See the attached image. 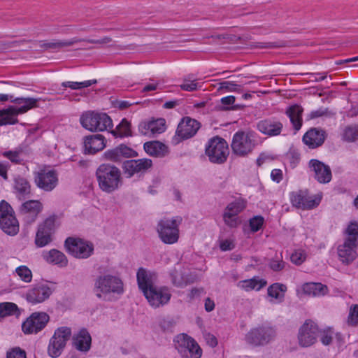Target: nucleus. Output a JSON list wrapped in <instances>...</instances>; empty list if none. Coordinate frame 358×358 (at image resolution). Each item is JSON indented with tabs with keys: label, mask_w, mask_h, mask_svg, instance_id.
<instances>
[{
	"label": "nucleus",
	"mask_w": 358,
	"mask_h": 358,
	"mask_svg": "<svg viewBox=\"0 0 358 358\" xmlns=\"http://www.w3.org/2000/svg\"><path fill=\"white\" fill-rule=\"evenodd\" d=\"M343 138L349 142L357 140L358 138V125L346 127L343 131Z\"/></svg>",
	"instance_id": "48"
},
{
	"label": "nucleus",
	"mask_w": 358,
	"mask_h": 358,
	"mask_svg": "<svg viewBox=\"0 0 358 358\" xmlns=\"http://www.w3.org/2000/svg\"><path fill=\"white\" fill-rule=\"evenodd\" d=\"M327 137L325 131L319 128L310 129L303 136V143L310 148L321 146Z\"/></svg>",
	"instance_id": "23"
},
{
	"label": "nucleus",
	"mask_w": 358,
	"mask_h": 358,
	"mask_svg": "<svg viewBox=\"0 0 358 358\" xmlns=\"http://www.w3.org/2000/svg\"><path fill=\"white\" fill-rule=\"evenodd\" d=\"M35 182L44 191H52L58 183V175L55 170L42 169L35 173Z\"/></svg>",
	"instance_id": "16"
},
{
	"label": "nucleus",
	"mask_w": 358,
	"mask_h": 358,
	"mask_svg": "<svg viewBox=\"0 0 358 358\" xmlns=\"http://www.w3.org/2000/svg\"><path fill=\"white\" fill-rule=\"evenodd\" d=\"M296 292L297 294L300 296L307 295L319 297L327 294L328 293V288L322 283L308 282L299 287Z\"/></svg>",
	"instance_id": "25"
},
{
	"label": "nucleus",
	"mask_w": 358,
	"mask_h": 358,
	"mask_svg": "<svg viewBox=\"0 0 358 358\" xmlns=\"http://www.w3.org/2000/svg\"><path fill=\"white\" fill-rule=\"evenodd\" d=\"M71 336V329L70 327H60L57 328L50 339L48 347V355L52 358L59 357Z\"/></svg>",
	"instance_id": "9"
},
{
	"label": "nucleus",
	"mask_w": 358,
	"mask_h": 358,
	"mask_svg": "<svg viewBox=\"0 0 358 358\" xmlns=\"http://www.w3.org/2000/svg\"><path fill=\"white\" fill-rule=\"evenodd\" d=\"M219 90H226L227 92L238 91L241 85L231 81H223L220 83Z\"/></svg>",
	"instance_id": "58"
},
{
	"label": "nucleus",
	"mask_w": 358,
	"mask_h": 358,
	"mask_svg": "<svg viewBox=\"0 0 358 358\" xmlns=\"http://www.w3.org/2000/svg\"><path fill=\"white\" fill-rule=\"evenodd\" d=\"M245 208L243 203H229L223 213V220L231 228L237 227L241 221L238 215Z\"/></svg>",
	"instance_id": "19"
},
{
	"label": "nucleus",
	"mask_w": 358,
	"mask_h": 358,
	"mask_svg": "<svg viewBox=\"0 0 358 358\" xmlns=\"http://www.w3.org/2000/svg\"><path fill=\"white\" fill-rule=\"evenodd\" d=\"M285 266V263L282 260H273L270 263V267L275 271L282 270Z\"/></svg>",
	"instance_id": "63"
},
{
	"label": "nucleus",
	"mask_w": 358,
	"mask_h": 358,
	"mask_svg": "<svg viewBox=\"0 0 358 358\" xmlns=\"http://www.w3.org/2000/svg\"><path fill=\"white\" fill-rule=\"evenodd\" d=\"M59 225L58 219L55 216L48 217L45 222L39 226V227H44L45 230L53 234L55 229Z\"/></svg>",
	"instance_id": "51"
},
{
	"label": "nucleus",
	"mask_w": 358,
	"mask_h": 358,
	"mask_svg": "<svg viewBox=\"0 0 358 358\" xmlns=\"http://www.w3.org/2000/svg\"><path fill=\"white\" fill-rule=\"evenodd\" d=\"M94 289L99 298L110 301L124 292V284L120 278L104 274L96 279Z\"/></svg>",
	"instance_id": "3"
},
{
	"label": "nucleus",
	"mask_w": 358,
	"mask_h": 358,
	"mask_svg": "<svg viewBox=\"0 0 358 358\" xmlns=\"http://www.w3.org/2000/svg\"><path fill=\"white\" fill-rule=\"evenodd\" d=\"M318 203H296L294 207L299 210H304L315 208Z\"/></svg>",
	"instance_id": "62"
},
{
	"label": "nucleus",
	"mask_w": 358,
	"mask_h": 358,
	"mask_svg": "<svg viewBox=\"0 0 358 358\" xmlns=\"http://www.w3.org/2000/svg\"><path fill=\"white\" fill-rule=\"evenodd\" d=\"M139 132L144 136H152L151 129H150L149 122H143L138 125Z\"/></svg>",
	"instance_id": "61"
},
{
	"label": "nucleus",
	"mask_w": 358,
	"mask_h": 358,
	"mask_svg": "<svg viewBox=\"0 0 358 358\" xmlns=\"http://www.w3.org/2000/svg\"><path fill=\"white\" fill-rule=\"evenodd\" d=\"M50 320V316L45 312H35L22 324V330L25 334H36L42 331Z\"/></svg>",
	"instance_id": "12"
},
{
	"label": "nucleus",
	"mask_w": 358,
	"mask_h": 358,
	"mask_svg": "<svg viewBox=\"0 0 358 358\" xmlns=\"http://www.w3.org/2000/svg\"><path fill=\"white\" fill-rule=\"evenodd\" d=\"M17 306L14 303L4 302L0 303V321L2 318L17 313Z\"/></svg>",
	"instance_id": "40"
},
{
	"label": "nucleus",
	"mask_w": 358,
	"mask_h": 358,
	"mask_svg": "<svg viewBox=\"0 0 358 358\" xmlns=\"http://www.w3.org/2000/svg\"><path fill=\"white\" fill-rule=\"evenodd\" d=\"M357 243L345 240L337 248L339 260L345 264H351L357 257Z\"/></svg>",
	"instance_id": "21"
},
{
	"label": "nucleus",
	"mask_w": 358,
	"mask_h": 358,
	"mask_svg": "<svg viewBox=\"0 0 358 358\" xmlns=\"http://www.w3.org/2000/svg\"><path fill=\"white\" fill-rule=\"evenodd\" d=\"M291 201H317V200L320 201L322 199V195L318 194L317 197L315 199H312L308 195V192L307 189L304 190H299L296 192H293L291 194Z\"/></svg>",
	"instance_id": "39"
},
{
	"label": "nucleus",
	"mask_w": 358,
	"mask_h": 358,
	"mask_svg": "<svg viewBox=\"0 0 358 358\" xmlns=\"http://www.w3.org/2000/svg\"><path fill=\"white\" fill-rule=\"evenodd\" d=\"M98 184L101 190L111 193L122 184L120 170L115 165L102 164L96 171Z\"/></svg>",
	"instance_id": "2"
},
{
	"label": "nucleus",
	"mask_w": 358,
	"mask_h": 358,
	"mask_svg": "<svg viewBox=\"0 0 358 358\" xmlns=\"http://www.w3.org/2000/svg\"><path fill=\"white\" fill-rule=\"evenodd\" d=\"M257 127L264 135L275 136L280 134L283 125L280 121L275 118H268L259 121Z\"/></svg>",
	"instance_id": "22"
},
{
	"label": "nucleus",
	"mask_w": 358,
	"mask_h": 358,
	"mask_svg": "<svg viewBox=\"0 0 358 358\" xmlns=\"http://www.w3.org/2000/svg\"><path fill=\"white\" fill-rule=\"evenodd\" d=\"M117 147L123 158H131L138 156V153L134 150L124 144H120Z\"/></svg>",
	"instance_id": "57"
},
{
	"label": "nucleus",
	"mask_w": 358,
	"mask_h": 358,
	"mask_svg": "<svg viewBox=\"0 0 358 358\" xmlns=\"http://www.w3.org/2000/svg\"><path fill=\"white\" fill-rule=\"evenodd\" d=\"M81 125L86 129L94 131H103L113 127L111 118L103 113L87 111L80 118Z\"/></svg>",
	"instance_id": "5"
},
{
	"label": "nucleus",
	"mask_w": 358,
	"mask_h": 358,
	"mask_svg": "<svg viewBox=\"0 0 358 358\" xmlns=\"http://www.w3.org/2000/svg\"><path fill=\"white\" fill-rule=\"evenodd\" d=\"M307 257V252L305 249L298 248L293 251L290 256L291 262L296 264H301Z\"/></svg>",
	"instance_id": "46"
},
{
	"label": "nucleus",
	"mask_w": 358,
	"mask_h": 358,
	"mask_svg": "<svg viewBox=\"0 0 358 358\" xmlns=\"http://www.w3.org/2000/svg\"><path fill=\"white\" fill-rule=\"evenodd\" d=\"M206 154L212 163L222 164L227 160L229 155L228 145L223 138L214 137L208 141Z\"/></svg>",
	"instance_id": "11"
},
{
	"label": "nucleus",
	"mask_w": 358,
	"mask_h": 358,
	"mask_svg": "<svg viewBox=\"0 0 358 358\" xmlns=\"http://www.w3.org/2000/svg\"><path fill=\"white\" fill-rule=\"evenodd\" d=\"M200 128V123L189 117L182 119L178 124L176 135L173 138V142L178 144L182 140L187 139L194 136L199 129Z\"/></svg>",
	"instance_id": "14"
},
{
	"label": "nucleus",
	"mask_w": 358,
	"mask_h": 358,
	"mask_svg": "<svg viewBox=\"0 0 358 358\" xmlns=\"http://www.w3.org/2000/svg\"><path fill=\"white\" fill-rule=\"evenodd\" d=\"M348 322L350 325L358 326V304L350 306Z\"/></svg>",
	"instance_id": "55"
},
{
	"label": "nucleus",
	"mask_w": 358,
	"mask_h": 358,
	"mask_svg": "<svg viewBox=\"0 0 358 358\" xmlns=\"http://www.w3.org/2000/svg\"><path fill=\"white\" fill-rule=\"evenodd\" d=\"M92 345V337L89 331L85 329L78 331L73 338V345L81 352H87Z\"/></svg>",
	"instance_id": "27"
},
{
	"label": "nucleus",
	"mask_w": 358,
	"mask_h": 358,
	"mask_svg": "<svg viewBox=\"0 0 358 358\" xmlns=\"http://www.w3.org/2000/svg\"><path fill=\"white\" fill-rule=\"evenodd\" d=\"M182 222V218L178 215L160 219L156 226V231L159 240L167 245L178 243L180 238V227Z\"/></svg>",
	"instance_id": "4"
},
{
	"label": "nucleus",
	"mask_w": 358,
	"mask_h": 358,
	"mask_svg": "<svg viewBox=\"0 0 358 358\" xmlns=\"http://www.w3.org/2000/svg\"><path fill=\"white\" fill-rule=\"evenodd\" d=\"M106 147V139L101 134H93L85 137V153L94 155Z\"/></svg>",
	"instance_id": "24"
},
{
	"label": "nucleus",
	"mask_w": 358,
	"mask_h": 358,
	"mask_svg": "<svg viewBox=\"0 0 358 358\" xmlns=\"http://www.w3.org/2000/svg\"><path fill=\"white\" fill-rule=\"evenodd\" d=\"M235 248L234 241L231 238H226L220 241V248L222 251L231 250Z\"/></svg>",
	"instance_id": "60"
},
{
	"label": "nucleus",
	"mask_w": 358,
	"mask_h": 358,
	"mask_svg": "<svg viewBox=\"0 0 358 358\" xmlns=\"http://www.w3.org/2000/svg\"><path fill=\"white\" fill-rule=\"evenodd\" d=\"M319 336V328L313 321H306L299 328L297 338L299 345L307 348L313 345Z\"/></svg>",
	"instance_id": "13"
},
{
	"label": "nucleus",
	"mask_w": 358,
	"mask_h": 358,
	"mask_svg": "<svg viewBox=\"0 0 358 358\" xmlns=\"http://www.w3.org/2000/svg\"><path fill=\"white\" fill-rule=\"evenodd\" d=\"M65 248L71 255L77 259H87L94 252L92 243L80 238H68L65 241Z\"/></svg>",
	"instance_id": "10"
},
{
	"label": "nucleus",
	"mask_w": 358,
	"mask_h": 358,
	"mask_svg": "<svg viewBox=\"0 0 358 358\" xmlns=\"http://www.w3.org/2000/svg\"><path fill=\"white\" fill-rule=\"evenodd\" d=\"M287 286L284 284L275 282L271 285L267 289L268 300L272 303H280L283 301Z\"/></svg>",
	"instance_id": "31"
},
{
	"label": "nucleus",
	"mask_w": 358,
	"mask_h": 358,
	"mask_svg": "<svg viewBox=\"0 0 358 358\" xmlns=\"http://www.w3.org/2000/svg\"><path fill=\"white\" fill-rule=\"evenodd\" d=\"M204 338H205L206 341L207 342V343L211 347H215L217 344L216 338L215 337L214 335H213L211 334H209V333L205 334Z\"/></svg>",
	"instance_id": "64"
},
{
	"label": "nucleus",
	"mask_w": 358,
	"mask_h": 358,
	"mask_svg": "<svg viewBox=\"0 0 358 358\" xmlns=\"http://www.w3.org/2000/svg\"><path fill=\"white\" fill-rule=\"evenodd\" d=\"M309 167L314 172V177L320 183L325 184L331 181V171L328 165L317 159H313L309 162Z\"/></svg>",
	"instance_id": "20"
},
{
	"label": "nucleus",
	"mask_w": 358,
	"mask_h": 358,
	"mask_svg": "<svg viewBox=\"0 0 358 358\" xmlns=\"http://www.w3.org/2000/svg\"><path fill=\"white\" fill-rule=\"evenodd\" d=\"M264 223V219L261 215H256L250 218L248 221V227L252 233H255L262 229Z\"/></svg>",
	"instance_id": "47"
},
{
	"label": "nucleus",
	"mask_w": 358,
	"mask_h": 358,
	"mask_svg": "<svg viewBox=\"0 0 358 358\" xmlns=\"http://www.w3.org/2000/svg\"><path fill=\"white\" fill-rule=\"evenodd\" d=\"M150 129L152 135L161 134L165 130V120L160 118L156 120L149 121Z\"/></svg>",
	"instance_id": "50"
},
{
	"label": "nucleus",
	"mask_w": 358,
	"mask_h": 358,
	"mask_svg": "<svg viewBox=\"0 0 358 358\" xmlns=\"http://www.w3.org/2000/svg\"><path fill=\"white\" fill-rule=\"evenodd\" d=\"M53 289L48 283H39L29 289L26 293V299L32 304L41 303L52 294Z\"/></svg>",
	"instance_id": "17"
},
{
	"label": "nucleus",
	"mask_w": 358,
	"mask_h": 358,
	"mask_svg": "<svg viewBox=\"0 0 358 358\" xmlns=\"http://www.w3.org/2000/svg\"><path fill=\"white\" fill-rule=\"evenodd\" d=\"M199 85L196 83V80H191L189 78H185L183 80V83L180 85L181 90L187 91V92H193L198 89Z\"/></svg>",
	"instance_id": "56"
},
{
	"label": "nucleus",
	"mask_w": 358,
	"mask_h": 358,
	"mask_svg": "<svg viewBox=\"0 0 358 358\" xmlns=\"http://www.w3.org/2000/svg\"><path fill=\"white\" fill-rule=\"evenodd\" d=\"M52 234L45 230L44 227H38L36 234L35 244L38 248H43L52 241Z\"/></svg>",
	"instance_id": "38"
},
{
	"label": "nucleus",
	"mask_w": 358,
	"mask_h": 358,
	"mask_svg": "<svg viewBox=\"0 0 358 358\" xmlns=\"http://www.w3.org/2000/svg\"><path fill=\"white\" fill-rule=\"evenodd\" d=\"M319 334L321 342L325 345H329L334 339L338 343H341L342 341L341 335L336 333L331 328H326L321 331H319Z\"/></svg>",
	"instance_id": "35"
},
{
	"label": "nucleus",
	"mask_w": 358,
	"mask_h": 358,
	"mask_svg": "<svg viewBox=\"0 0 358 358\" xmlns=\"http://www.w3.org/2000/svg\"><path fill=\"white\" fill-rule=\"evenodd\" d=\"M143 148L150 156L158 158L164 157L169 153V147L164 143L157 141L145 143Z\"/></svg>",
	"instance_id": "30"
},
{
	"label": "nucleus",
	"mask_w": 358,
	"mask_h": 358,
	"mask_svg": "<svg viewBox=\"0 0 358 358\" xmlns=\"http://www.w3.org/2000/svg\"><path fill=\"white\" fill-rule=\"evenodd\" d=\"M345 240L358 244V222H351L345 229Z\"/></svg>",
	"instance_id": "41"
},
{
	"label": "nucleus",
	"mask_w": 358,
	"mask_h": 358,
	"mask_svg": "<svg viewBox=\"0 0 358 358\" xmlns=\"http://www.w3.org/2000/svg\"><path fill=\"white\" fill-rule=\"evenodd\" d=\"M267 285V281L259 276H255L252 278L240 280L237 283V287L246 292H259Z\"/></svg>",
	"instance_id": "29"
},
{
	"label": "nucleus",
	"mask_w": 358,
	"mask_h": 358,
	"mask_svg": "<svg viewBox=\"0 0 358 358\" xmlns=\"http://www.w3.org/2000/svg\"><path fill=\"white\" fill-rule=\"evenodd\" d=\"M303 108L299 105H294L289 107L286 110V114L290 119V121L295 130L298 131L302 125V113Z\"/></svg>",
	"instance_id": "34"
},
{
	"label": "nucleus",
	"mask_w": 358,
	"mask_h": 358,
	"mask_svg": "<svg viewBox=\"0 0 358 358\" xmlns=\"http://www.w3.org/2000/svg\"><path fill=\"white\" fill-rule=\"evenodd\" d=\"M41 98H15L10 95V101L20 106L17 108L13 106H9L8 108L0 110V124L1 125L15 124L18 122L17 116L27 112L29 110L38 107V102Z\"/></svg>",
	"instance_id": "1"
},
{
	"label": "nucleus",
	"mask_w": 358,
	"mask_h": 358,
	"mask_svg": "<svg viewBox=\"0 0 358 358\" xmlns=\"http://www.w3.org/2000/svg\"><path fill=\"white\" fill-rule=\"evenodd\" d=\"M259 330L262 335V345L269 343L276 335L275 330L272 328H259Z\"/></svg>",
	"instance_id": "52"
},
{
	"label": "nucleus",
	"mask_w": 358,
	"mask_h": 358,
	"mask_svg": "<svg viewBox=\"0 0 358 358\" xmlns=\"http://www.w3.org/2000/svg\"><path fill=\"white\" fill-rule=\"evenodd\" d=\"M257 142L252 132L238 131L233 136L231 148L234 154L245 157L252 152Z\"/></svg>",
	"instance_id": "6"
},
{
	"label": "nucleus",
	"mask_w": 358,
	"mask_h": 358,
	"mask_svg": "<svg viewBox=\"0 0 358 358\" xmlns=\"http://www.w3.org/2000/svg\"><path fill=\"white\" fill-rule=\"evenodd\" d=\"M143 295L148 303L154 308L167 304L171 297L170 289L164 286H155L151 289L145 291Z\"/></svg>",
	"instance_id": "15"
},
{
	"label": "nucleus",
	"mask_w": 358,
	"mask_h": 358,
	"mask_svg": "<svg viewBox=\"0 0 358 358\" xmlns=\"http://www.w3.org/2000/svg\"><path fill=\"white\" fill-rule=\"evenodd\" d=\"M42 257L47 263L56 265L59 268H64L68 266L69 261L66 256L62 252L56 249L43 251Z\"/></svg>",
	"instance_id": "28"
},
{
	"label": "nucleus",
	"mask_w": 358,
	"mask_h": 358,
	"mask_svg": "<svg viewBox=\"0 0 358 358\" xmlns=\"http://www.w3.org/2000/svg\"><path fill=\"white\" fill-rule=\"evenodd\" d=\"M171 275L173 284L178 287H183L194 281V278L187 275V271L180 265L175 267Z\"/></svg>",
	"instance_id": "32"
},
{
	"label": "nucleus",
	"mask_w": 358,
	"mask_h": 358,
	"mask_svg": "<svg viewBox=\"0 0 358 358\" xmlns=\"http://www.w3.org/2000/svg\"><path fill=\"white\" fill-rule=\"evenodd\" d=\"M6 358H27L26 353L20 348H14L7 352Z\"/></svg>",
	"instance_id": "59"
},
{
	"label": "nucleus",
	"mask_w": 358,
	"mask_h": 358,
	"mask_svg": "<svg viewBox=\"0 0 358 358\" xmlns=\"http://www.w3.org/2000/svg\"><path fill=\"white\" fill-rule=\"evenodd\" d=\"M23 152V150L22 148H17L15 150L13 151H6L3 152V155L10 159L12 162L15 164H20L22 161V159L20 157V155Z\"/></svg>",
	"instance_id": "53"
},
{
	"label": "nucleus",
	"mask_w": 358,
	"mask_h": 358,
	"mask_svg": "<svg viewBox=\"0 0 358 358\" xmlns=\"http://www.w3.org/2000/svg\"><path fill=\"white\" fill-rule=\"evenodd\" d=\"M104 157L108 160L115 162H120L123 159L117 146L106 151L104 152Z\"/></svg>",
	"instance_id": "54"
},
{
	"label": "nucleus",
	"mask_w": 358,
	"mask_h": 358,
	"mask_svg": "<svg viewBox=\"0 0 358 358\" xmlns=\"http://www.w3.org/2000/svg\"><path fill=\"white\" fill-rule=\"evenodd\" d=\"M15 273L17 276L25 282H30L32 280V272L27 266H20L17 267Z\"/></svg>",
	"instance_id": "49"
},
{
	"label": "nucleus",
	"mask_w": 358,
	"mask_h": 358,
	"mask_svg": "<svg viewBox=\"0 0 358 358\" xmlns=\"http://www.w3.org/2000/svg\"><path fill=\"white\" fill-rule=\"evenodd\" d=\"M111 134L120 138L131 136V123L127 119H122L115 129L111 131Z\"/></svg>",
	"instance_id": "36"
},
{
	"label": "nucleus",
	"mask_w": 358,
	"mask_h": 358,
	"mask_svg": "<svg viewBox=\"0 0 358 358\" xmlns=\"http://www.w3.org/2000/svg\"><path fill=\"white\" fill-rule=\"evenodd\" d=\"M248 343L253 345H262V335L260 334L259 328L250 330L245 336Z\"/></svg>",
	"instance_id": "44"
},
{
	"label": "nucleus",
	"mask_w": 358,
	"mask_h": 358,
	"mask_svg": "<svg viewBox=\"0 0 358 358\" xmlns=\"http://www.w3.org/2000/svg\"><path fill=\"white\" fill-rule=\"evenodd\" d=\"M288 45V43L284 41H275V42H255L251 44V47L254 48H266V49H274Z\"/></svg>",
	"instance_id": "43"
},
{
	"label": "nucleus",
	"mask_w": 358,
	"mask_h": 358,
	"mask_svg": "<svg viewBox=\"0 0 358 358\" xmlns=\"http://www.w3.org/2000/svg\"><path fill=\"white\" fill-rule=\"evenodd\" d=\"M15 189L22 195H27L30 193V185L27 179L17 177L15 179L14 183Z\"/></svg>",
	"instance_id": "42"
},
{
	"label": "nucleus",
	"mask_w": 358,
	"mask_h": 358,
	"mask_svg": "<svg viewBox=\"0 0 358 358\" xmlns=\"http://www.w3.org/2000/svg\"><path fill=\"white\" fill-rule=\"evenodd\" d=\"M85 41L84 38H73L69 40H52L48 42L49 50H57L66 47H70L76 43Z\"/></svg>",
	"instance_id": "37"
},
{
	"label": "nucleus",
	"mask_w": 358,
	"mask_h": 358,
	"mask_svg": "<svg viewBox=\"0 0 358 358\" xmlns=\"http://www.w3.org/2000/svg\"><path fill=\"white\" fill-rule=\"evenodd\" d=\"M96 80H90L83 82H71L66 81L62 83V86L64 87H69L72 90H80L91 86L93 84L96 83Z\"/></svg>",
	"instance_id": "45"
},
{
	"label": "nucleus",
	"mask_w": 358,
	"mask_h": 358,
	"mask_svg": "<svg viewBox=\"0 0 358 358\" xmlns=\"http://www.w3.org/2000/svg\"><path fill=\"white\" fill-rule=\"evenodd\" d=\"M0 228L9 236H15L19 232V222L9 203H0Z\"/></svg>",
	"instance_id": "8"
},
{
	"label": "nucleus",
	"mask_w": 358,
	"mask_h": 358,
	"mask_svg": "<svg viewBox=\"0 0 358 358\" xmlns=\"http://www.w3.org/2000/svg\"><path fill=\"white\" fill-rule=\"evenodd\" d=\"M152 166L150 159L142 158L138 159H129L122 164V169L127 177L131 178L135 174L143 173Z\"/></svg>",
	"instance_id": "18"
},
{
	"label": "nucleus",
	"mask_w": 358,
	"mask_h": 358,
	"mask_svg": "<svg viewBox=\"0 0 358 358\" xmlns=\"http://www.w3.org/2000/svg\"><path fill=\"white\" fill-rule=\"evenodd\" d=\"M41 210V203H23L20 209L27 222H33Z\"/></svg>",
	"instance_id": "33"
},
{
	"label": "nucleus",
	"mask_w": 358,
	"mask_h": 358,
	"mask_svg": "<svg viewBox=\"0 0 358 358\" xmlns=\"http://www.w3.org/2000/svg\"><path fill=\"white\" fill-rule=\"evenodd\" d=\"M136 278L138 288L143 294L145 291H148L155 286L156 275L150 271L140 268L137 271Z\"/></svg>",
	"instance_id": "26"
},
{
	"label": "nucleus",
	"mask_w": 358,
	"mask_h": 358,
	"mask_svg": "<svg viewBox=\"0 0 358 358\" xmlns=\"http://www.w3.org/2000/svg\"><path fill=\"white\" fill-rule=\"evenodd\" d=\"M174 343L181 358H201L202 356L203 351L198 343L187 334L176 336Z\"/></svg>",
	"instance_id": "7"
}]
</instances>
